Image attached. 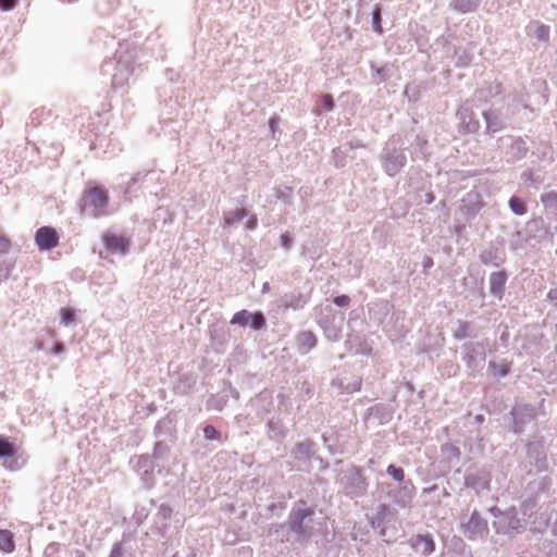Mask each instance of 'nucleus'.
<instances>
[{
	"mask_svg": "<svg viewBox=\"0 0 557 557\" xmlns=\"http://www.w3.org/2000/svg\"><path fill=\"white\" fill-rule=\"evenodd\" d=\"M84 203L92 208V214L100 216L104 214V208L108 205L109 197L107 190L100 186H88L84 193Z\"/></svg>",
	"mask_w": 557,
	"mask_h": 557,
	"instance_id": "nucleus-1",
	"label": "nucleus"
},
{
	"mask_svg": "<svg viewBox=\"0 0 557 557\" xmlns=\"http://www.w3.org/2000/svg\"><path fill=\"white\" fill-rule=\"evenodd\" d=\"M36 245L40 250H50L58 246L59 235L51 226H42L35 234Z\"/></svg>",
	"mask_w": 557,
	"mask_h": 557,
	"instance_id": "nucleus-2",
	"label": "nucleus"
},
{
	"mask_svg": "<svg viewBox=\"0 0 557 557\" xmlns=\"http://www.w3.org/2000/svg\"><path fill=\"white\" fill-rule=\"evenodd\" d=\"M231 323L243 326L249 324L252 329L260 330L265 326V319L260 312L249 313L246 310H242L233 315Z\"/></svg>",
	"mask_w": 557,
	"mask_h": 557,
	"instance_id": "nucleus-3",
	"label": "nucleus"
},
{
	"mask_svg": "<svg viewBox=\"0 0 557 557\" xmlns=\"http://www.w3.org/2000/svg\"><path fill=\"white\" fill-rule=\"evenodd\" d=\"M488 531L487 523L479 513L473 512L469 521L463 524V534L469 540H474L478 536H483Z\"/></svg>",
	"mask_w": 557,
	"mask_h": 557,
	"instance_id": "nucleus-4",
	"label": "nucleus"
},
{
	"mask_svg": "<svg viewBox=\"0 0 557 557\" xmlns=\"http://www.w3.org/2000/svg\"><path fill=\"white\" fill-rule=\"evenodd\" d=\"M313 515V510L306 505V503H299L292 511L289 517L290 529L298 533H304L302 522L306 518Z\"/></svg>",
	"mask_w": 557,
	"mask_h": 557,
	"instance_id": "nucleus-5",
	"label": "nucleus"
},
{
	"mask_svg": "<svg viewBox=\"0 0 557 557\" xmlns=\"http://www.w3.org/2000/svg\"><path fill=\"white\" fill-rule=\"evenodd\" d=\"M103 243L106 248L111 252H126L129 240L123 236H116L113 234H107L103 236Z\"/></svg>",
	"mask_w": 557,
	"mask_h": 557,
	"instance_id": "nucleus-6",
	"label": "nucleus"
},
{
	"mask_svg": "<svg viewBox=\"0 0 557 557\" xmlns=\"http://www.w3.org/2000/svg\"><path fill=\"white\" fill-rule=\"evenodd\" d=\"M412 546L419 549L423 555H431L435 549V544L431 535H417L412 539Z\"/></svg>",
	"mask_w": 557,
	"mask_h": 557,
	"instance_id": "nucleus-7",
	"label": "nucleus"
},
{
	"mask_svg": "<svg viewBox=\"0 0 557 557\" xmlns=\"http://www.w3.org/2000/svg\"><path fill=\"white\" fill-rule=\"evenodd\" d=\"M506 274L504 272H494L490 277V289L494 295H499L506 284Z\"/></svg>",
	"mask_w": 557,
	"mask_h": 557,
	"instance_id": "nucleus-8",
	"label": "nucleus"
},
{
	"mask_svg": "<svg viewBox=\"0 0 557 557\" xmlns=\"http://www.w3.org/2000/svg\"><path fill=\"white\" fill-rule=\"evenodd\" d=\"M15 549L14 535L9 530H0V550L9 554Z\"/></svg>",
	"mask_w": 557,
	"mask_h": 557,
	"instance_id": "nucleus-9",
	"label": "nucleus"
},
{
	"mask_svg": "<svg viewBox=\"0 0 557 557\" xmlns=\"http://www.w3.org/2000/svg\"><path fill=\"white\" fill-rule=\"evenodd\" d=\"M16 449L8 440L0 437V457H13Z\"/></svg>",
	"mask_w": 557,
	"mask_h": 557,
	"instance_id": "nucleus-10",
	"label": "nucleus"
},
{
	"mask_svg": "<svg viewBox=\"0 0 557 557\" xmlns=\"http://www.w3.org/2000/svg\"><path fill=\"white\" fill-rule=\"evenodd\" d=\"M247 215V210L245 208H238L234 211L228 212L225 221L227 224L236 223L243 220Z\"/></svg>",
	"mask_w": 557,
	"mask_h": 557,
	"instance_id": "nucleus-11",
	"label": "nucleus"
},
{
	"mask_svg": "<svg viewBox=\"0 0 557 557\" xmlns=\"http://www.w3.org/2000/svg\"><path fill=\"white\" fill-rule=\"evenodd\" d=\"M299 343L306 350H309L315 345L317 339L311 332H304L299 336Z\"/></svg>",
	"mask_w": 557,
	"mask_h": 557,
	"instance_id": "nucleus-12",
	"label": "nucleus"
},
{
	"mask_svg": "<svg viewBox=\"0 0 557 557\" xmlns=\"http://www.w3.org/2000/svg\"><path fill=\"white\" fill-rule=\"evenodd\" d=\"M510 209L519 215H522L527 212L524 202L518 197H511L509 200Z\"/></svg>",
	"mask_w": 557,
	"mask_h": 557,
	"instance_id": "nucleus-13",
	"label": "nucleus"
},
{
	"mask_svg": "<svg viewBox=\"0 0 557 557\" xmlns=\"http://www.w3.org/2000/svg\"><path fill=\"white\" fill-rule=\"evenodd\" d=\"M60 315L62 323H64L65 325L73 323L75 320V312L71 308H62L60 310Z\"/></svg>",
	"mask_w": 557,
	"mask_h": 557,
	"instance_id": "nucleus-14",
	"label": "nucleus"
},
{
	"mask_svg": "<svg viewBox=\"0 0 557 557\" xmlns=\"http://www.w3.org/2000/svg\"><path fill=\"white\" fill-rule=\"evenodd\" d=\"M373 28L377 34H382L383 28L381 25V9L375 7L372 13Z\"/></svg>",
	"mask_w": 557,
	"mask_h": 557,
	"instance_id": "nucleus-15",
	"label": "nucleus"
},
{
	"mask_svg": "<svg viewBox=\"0 0 557 557\" xmlns=\"http://www.w3.org/2000/svg\"><path fill=\"white\" fill-rule=\"evenodd\" d=\"M387 473L396 481L401 482L404 480L405 473L401 468H398L394 465H389L387 467Z\"/></svg>",
	"mask_w": 557,
	"mask_h": 557,
	"instance_id": "nucleus-16",
	"label": "nucleus"
},
{
	"mask_svg": "<svg viewBox=\"0 0 557 557\" xmlns=\"http://www.w3.org/2000/svg\"><path fill=\"white\" fill-rule=\"evenodd\" d=\"M203 434L207 440H219L221 434L213 425H206Z\"/></svg>",
	"mask_w": 557,
	"mask_h": 557,
	"instance_id": "nucleus-17",
	"label": "nucleus"
},
{
	"mask_svg": "<svg viewBox=\"0 0 557 557\" xmlns=\"http://www.w3.org/2000/svg\"><path fill=\"white\" fill-rule=\"evenodd\" d=\"M11 248V240L0 234V253H7Z\"/></svg>",
	"mask_w": 557,
	"mask_h": 557,
	"instance_id": "nucleus-18",
	"label": "nucleus"
},
{
	"mask_svg": "<svg viewBox=\"0 0 557 557\" xmlns=\"http://www.w3.org/2000/svg\"><path fill=\"white\" fill-rule=\"evenodd\" d=\"M18 0H0V10L8 11L17 4Z\"/></svg>",
	"mask_w": 557,
	"mask_h": 557,
	"instance_id": "nucleus-19",
	"label": "nucleus"
},
{
	"mask_svg": "<svg viewBox=\"0 0 557 557\" xmlns=\"http://www.w3.org/2000/svg\"><path fill=\"white\" fill-rule=\"evenodd\" d=\"M468 324L467 323H460L459 329L455 333V337L457 338H463L468 334Z\"/></svg>",
	"mask_w": 557,
	"mask_h": 557,
	"instance_id": "nucleus-20",
	"label": "nucleus"
},
{
	"mask_svg": "<svg viewBox=\"0 0 557 557\" xmlns=\"http://www.w3.org/2000/svg\"><path fill=\"white\" fill-rule=\"evenodd\" d=\"M349 297L347 295L337 296L334 302L339 307H345L349 304Z\"/></svg>",
	"mask_w": 557,
	"mask_h": 557,
	"instance_id": "nucleus-21",
	"label": "nucleus"
},
{
	"mask_svg": "<svg viewBox=\"0 0 557 557\" xmlns=\"http://www.w3.org/2000/svg\"><path fill=\"white\" fill-rule=\"evenodd\" d=\"M323 104L325 107L326 110H332L333 107H334V101H333V97L331 95H324L323 96Z\"/></svg>",
	"mask_w": 557,
	"mask_h": 557,
	"instance_id": "nucleus-22",
	"label": "nucleus"
},
{
	"mask_svg": "<svg viewBox=\"0 0 557 557\" xmlns=\"http://www.w3.org/2000/svg\"><path fill=\"white\" fill-rule=\"evenodd\" d=\"M257 225H258L257 216L256 215L249 216V219L246 222V228L249 231H252L257 227Z\"/></svg>",
	"mask_w": 557,
	"mask_h": 557,
	"instance_id": "nucleus-23",
	"label": "nucleus"
},
{
	"mask_svg": "<svg viewBox=\"0 0 557 557\" xmlns=\"http://www.w3.org/2000/svg\"><path fill=\"white\" fill-rule=\"evenodd\" d=\"M548 27L545 26V25H541L539 28H537V37L539 38H542V39H547L548 38Z\"/></svg>",
	"mask_w": 557,
	"mask_h": 557,
	"instance_id": "nucleus-24",
	"label": "nucleus"
},
{
	"mask_svg": "<svg viewBox=\"0 0 557 557\" xmlns=\"http://www.w3.org/2000/svg\"><path fill=\"white\" fill-rule=\"evenodd\" d=\"M281 240H282V245L285 248L288 249L290 247V238L288 237V235H282Z\"/></svg>",
	"mask_w": 557,
	"mask_h": 557,
	"instance_id": "nucleus-25",
	"label": "nucleus"
},
{
	"mask_svg": "<svg viewBox=\"0 0 557 557\" xmlns=\"http://www.w3.org/2000/svg\"><path fill=\"white\" fill-rule=\"evenodd\" d=\"M277 122H278V117H271L270 121H269V126L271 128L272 132H275V128H276V125H277Z\"/></svg>",
	"mask_w": 557,
	"mask_h": 557,
	"instance_id": "nucleus-26",
	"label": "nucleus"
},
{
	"mask_svg": "<svg viewBox=\"0 0 557 557\" xmlns=\"http://www.w3.org/2000/svg\"><path fill=\"white\" fill-rule=\"evenodd\" d=\"M508 371H509V369H508V367H507V366H503V367L500 368V374H502V375H506V374L508 373Z\"/></svg>",
	"mask_w": 557,
	"mask_h": 557,
	"instance_id": "nucleus-27",
	"label": "nucleus"
},
{
	"mask_svg": "<svg viewBox=\"0 0 557 557\" xmlns=\"http://www.w3.org/2000/svg\"><path fill=\"white\" fill-rule=\"evenodd\" d=\"M61 350H62V345H57V346H55V351H57V352H59V351H61Z\"/></svg>",
	"mask_w": 557,
	"mask_h": 557,
	"instance_id": "nucleus-28",
	"label": "nucleus"
},
{
	"mask_svg": "<svg viewBox=\"0 0 557 557\" xmlns=\"http://www.w3.org/2000/svg\"><path fill=\"white\" fill-rule=\"evenodd\" d=\"M428 199H430V201H432L433 200V195L430 194V196H428Z\"/></svg>",
	"mask_w": 557,
	"mask_h": 557,
	"instance_id": "nucleus-29",
	"label": "nucleus"
},
{
	"mask_svg": "<svg viewBox=\"0 0 557 557\" xmlns=\"http://www.w3.org/2000/svg\"><path fill=\"white\" fill-rule=\"evenodd\" d=\"M428 199H430V201H432L433 200V195L430 194V196H428Z\"/></svg>",
	"mask_w": 557,
	"mask_h": 557,
	"instance_id": "nucleus-30",
	"label": "nucleus"
}]
</instances>
